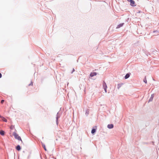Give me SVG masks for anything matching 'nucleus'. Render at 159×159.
<instances>
[{"label": "nucleus", "instance_id": "18", "mask_svg": "<svg viewBox=\"0 0 159 159\" xmlns=\"http://www.w3.org/2000/svg\"><path fill=\"white\" fill-rule=\"evenodd\" d=\"M2 116L0 115V118H1Z\"/></svg>", "mask_w": 159, "mask_h": 159}, {"label": "nucleus", "instance_id": "15", "mask_svg": "<svg viewBox=\"0 0 159 159\" xmlns=\"http://www.w3.org/2000/svg\"><path fill=\"white\" fill-rule=\"evenodd\" d=\"M153 97H152H152H151V98L150 99H149V101H152V99H153Z\"/></svg>", "mask_w": 159, "mask_h": 159}, {"label": "nucleus", "instance_id": "1", "mask_svg": "<svg viewBox=\"0 0 159 159\" xmlns=\"http://www.w3.org/2000/svg\"><path fill=\"white\" fill-rule=\"evenodd\" d=\"M13 135L16 139H17L19 140H20L21 141V143H23V142L21 139V138L17 134L16 132H14L13 133Z\"/></svg>", "mask_w": 159, "mask_h": 159}, {"label": "nucleus", "instance_id": "4", "mask_svg": "<svg viewBox=\"0 0 159 159\" xmlns=\"http://www.w3.org/2000/svg\"><path fill=\"white\" fill-rule=\"evenodd\" d=\"M97 74L96 72H92L90 73V76L91 77H93L94 76L96 75Z\"/></svg>", "mask_w": 159, "mask_h": 159}, {"label": "nucleus", "instance_id": "14", "mask_svg": "<svg viewBox=\"0 0 159 159\" xmlns=\"http://www.w3.org/2000/svg\"><path fill=\"white\" fill-rule=\"evenodd\" d=\"M4 102V100H1V102L2 104Z\"/></svg>", "mask_w": 159, "mask_h": 159}, {"label": "nucleus", "instance_id": "17", "mask_svg": "<svg viewBox=\"0 0 159 159\" xmlns=\"http://www.w3.org/2000/svg\"><path fill=\"white\" fill-rule=\"evenodd\" d=\"M2 76V75L1 73H0V78H1Z\"/></svg>", "mask_w": 159, "mask_h": 159}, {"label": "nucleus", "instance_id": "2", "mask_svg": "<svg viewBox=\"0 0 159 159\" xmlns=\"http://www.w3.org/2000/svg\"><path fill=\"white\" fill-rule=\"evenodd\" d=\"M103 87L105 90V92L107 93V84H106V83L104 82V81H103Z\"/></svg>", "mask_w": 159, "mask_h": 159}, {"label": "nucleus", "instance_id": "19", "mask_svg": "<svg viewBox=\"0 0 159 159\" xmlns=\"http://www.w3.org/2000/svg\"><path fill=\"white\" fill-rule=\"evenodd\" d=\"M127 0L128 2H129V1L130 0Z\"/></svg>", "mask_w": 159, "mask_h": 159}, {"label": "nucleus", "instance_id": "11", "mask_svg": "<svg viewBox=\"0 0 159 159\" xmlns=\"http://www.w3.org/2000/svg\"><path fill=\"white\" fill-rule=\"evenodd\" d=\"M42 146L43 148L44 149L45 151H47V149L46 148L44 144H42Z\"/></svg>", "mask_w": 159, "mask_h": 159}, {"label": "nucleus", "instance_id": "6", "mask_svg": "<svg viewBox=\"0 0 159 159\" xmlns=\"http://www.w3.org/2000/svg\"><path fill=\"white\" fill-rule=\"evenodd\" d=\"M123 24H124V23H121V24H120L118 25L116 27V28L117 29L119 28H120V27L122 26Z\"/></svg>", "mask_w": 159, "mask_h": 159}, {"label": "nucleus", "instance_id": "10", "mask_svg": "<svg viewBox=\"0 0 159 159\" xmlns=\"http://www.w3.org/2000/svg\"><path fill=\"white\" fill-rule=\"evenodd\" d=\"M1 118L2 119V120L3 121H5V122H7V120L6 119H5L4 117L2 116V117Z\"/></svg>", "mask_w": 159, "mask_h": 159}, {"label": "nucleus", "instance_id": "7", "mask_svg": "<svg viewBox=\"0 0 159 159\" xmlns=\"http://www.w3.org/2000/svg\"><path fill=\"white\" fill-rule=\"evenodd\" d=\"M16 150L18 151H20L21 149L20 147V145H18L16 148Z\"/></svg>", "mask_w": 159, "mask_h": 159}, {"label": "nucleus", "instance_id": "13", "mask_svg": "<svg viewBox=\"0 0 159 159\" xmlns=\"http://www.w3.org/2000/svg\"><path fill=\"white\" fill-rule=\"evenodd\" d=\"M14 126L13 125H11L10 127V128L11 129H14Z\"/></svg>", "mask_w": 159, "mask_h": 159}, {"label": "nucleus", "instance_id": "3", "mask_svg": "<svg viewBox=\"0 0 159 159\" xmlns=\"http://www.w3.org/2000/svg\"><path fill=\"white\" fill-rule=\"evenodd\" d=\"M130 5L132 6H135V2L133 0H131V1L130 2Z\"/></svg>", "mask_w": 159, "mask_h": 159}, {"label": "nucleus", "instance_id": "9", "mask_svg": "<svg viewBox=\"0 0 159 159\" xmlns=\"http://www.w3.org/2000/svg\"><path fill=\"white\" fill-rule=\"evenodd\" d=\"M129 74H127L125 76V79L128 78L129 77Z\"/></svg>", "mask_w": 159, "mask_h": 159}, {"label": "nucleus", "instance_id": "8", "mask_svg": "<svg viewBox=\"0 0 159 159\" xmlns=\"http://www.w3.org/2000/svg\"><path fill=\"white\" fill-rule=\"evenodd\" d=\"M0 134L2 135H4L5 134V132L4 131H3V130H1L0 131Z\"/></svg>", "mask_w": 159, "mask_h": 159}, {"label": "nucleus", "instance_id": "5", "mask_svg": "<svg viewBox=\"0 0 159 159\" xmlns=\"http://www.w3.org/2000/svg\"><path fill=\"white\" fill-rule=\"evenodd\" d=\"M107 127L109 129H111L113 127V125L112 124L108 125Z\"/></svg>", "mask_w": 159, "mask_h": 159}, {"label": "nucleus", "instance_id": "12", "mask_svg": "<svg viewBox=\"0 0 159 159\" xmlns=\"http://www.w3.org/2000/svg\"><path fill=\"white\" fill-rule=\"evenodd\" d=\"M96 132V130L95 129H93L91 131V133L92 134H94Z\"/></svg>", "mask_w": 159, "mask_h": 159}, {"label": "nucleus", "instance_id": "16", "mask_svg": "<svg viewBox=\"0 0 159 159\" xmlns=\"http://www.w3.org/2000/svg\"><path fill=\"white\" fill-rule=\"evenodd\" d=\"M144 82L145 83H147V80H146V79H145V80H144Z\"/></svg>", "mask_w": 159, "mask_h": 159}, {"label": "nucleus", "instance_id": "20", "mask_svg": "<svg viewBox=\"0 0 159 159\" xmlns=\"http://www.w3.org/2000/svg\"><path fill=\"white\" fill-rule=\"evenodd\" d=\"M75 70L74 69H73V71H74Z\"/></svg>", "mask_w": 159, "mask_h": 159}]
</instances>
